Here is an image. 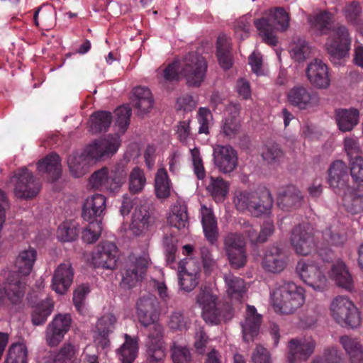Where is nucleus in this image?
Returning <instances> with one entry per match:
<instances>
[{
  "label": "nucleus",
  "instance_id": "38",
  "mask_svg": "<svg viewBox=\"0 0 363 363\" xmlns=\"http://www.w3.org/2000/svg\"><path fill=\"white\" fill-rule=\"evenodd\" d=\"M125 342L116 350V354L121 363H133L138 353V338L124 335Z\"/></svg>",
  "mask_w": 363,
  "mask_h": 363
},
{
  "label": "nucleus",
  "instance_id": "4",
  "mask_svg": "<svg viewBox=\"0 0 363 363\" xmlns=\"http://www.w3.org/2000/svg\"><path fill=\"white\" fill-rule=\"evenodd\" d=\"M128 162V160L123 158L111 169L103 167L95 171L89 178V186L111 195H116L126 182Z\"/></svg>",
  "mask_w": 363,
  "mask_h": 363
},
{
  "label": "nucleus",
  "instance_id": "7",
  "mask_svg": "<svg viewBox=\"0 0 363 363\" xmlns=\"http://www.w3.org/2000/svg\"><path fill=\"white\" fill-rule=\"evenodd\" d=\"M266 14L267 18H261L255 21L254 23L263 40L270 45H276L277 39L274 35V30H286L289 26L290 17L282 8L269 10Z\"/></svg>",
  "mask_w": 363,
  "mask_h": 363
},
{
  "label": "nucleus",
  "instance_id": "21",
  "mask_svg": "<svg viewBox=\"0 0 363 363\" xmlns=\"http://www.w3.org/2000/svg\"><path fill=\"white\" fill-rule=\"evenodd\" d=\"M213 157L215 166L223 174L233 172L238 166L237 152L230 145L214 146Z\"/></svg>",
  "mask_w": 363,
  "mask_h": 363
},
{
  "label": "nucleus",
  "instance_id": "10",
  "mask_svg": "<svg viewBox=\"0 0 363 363\" xmlns=\"http://www.w3.org/2000/svg\"><path fill=\"white\" fill-rule=\"evenodd\" d=\"M217 296L209 287L202 289L199 294L196 303L202 310V317L206 323L218 325L221 321H228L233 317L231 311L222 314L218 308Z\"/></svg>",
  "mask_w": 363,
  "mask_h": 363
},
{
  "label": "nucleus",
  "instance_id": "59",
  "mask_svg": "<svg viewBox=\"0 0 363 363\" xmlns=\"http://www.w3.org/2000/svg\"><path fill=\"white\" fill-rule=\"evenodd\" d=\"M262 156L264 160L273 164L279 162L283 157V152L276 143L269 144L264 147Z\"/></svg>",
  "mask_w": 363,
  "mask_h": 363
},
{
  "label": "nucleus",
  "instance_id": "16",
  "mask_svg": "<svg viewBox=\"0 0 363 363\" xmlns=\"http://www.w3.org/2000/svg\"><path fill=\"white\" fill-rule=\"evenodd\" d=\"M352 39L348 29L339 26L333 29L325 43V49L333 59H342L348 55Z\"/></svg>",
  "mask_w": 363,
  "mask_h": 363
},
{
  "label": "nucleus",
  "instance_id": "63",
  "mask_svg": "<svg viewBox=\"0 0 363 363\" xmlns=\"http://www.w3.org/2000/svg\"><path fill=\"white\" fill-rule=\"evenodd\" d=\"M172 359L174 363H191V355L187 347L174 345L172 348Z\"/></svg>",
  "mask_w": 363,
  "mask_h": 363
},
{
  "label": "nucleus",
  "instance_id": "29",
  "mask_svg": "<svg viewBox=\"0 0 363 363\" xmlns=\"http://www.w3.org/2000/svg\"><path fill=\"white\" fill-rule=\"evenodd\" d=\"M167 222L169 225L178 230L188 227L187 208L184 201L179 199L170 206L167 214Z\"/></svg>",
  "mask_w": 363,
  "mask_h": 363
},
{
  "label": "nucleus",
  "instance_id": "52",
  "mask_svg": "<svg viewBox=\"0 0 363 363\" xmlns=\"http://www.w3.org/2000/svg\"><path fill=\"white\" fill-rule=\"evenodd\" d=\"M146 184L144 172L138 167H134L129 174V191L133 194L141 192Z\"/></svg>",
  "mask_w": 363,
  "mask_h": 363
},
{
  "label": "nucleus",
  "instance_id": "40",
  "mask_svg": "<svg viewBox=\"0 0 363 363\" xmlns=\"http://www.w3.org/2000/svg\"><path fill=\"white\" fill-rule=\"evenodd\" d=\"M201 222L206 239L213 244L218 237L217 221L211 208L203 205L201 208Z\"/></svg>",
  "mask_w": 363,
  "mask_h": 363
},
{
  "label": "nucleus",
  "instance_id": "35",
  "mask_svg": "<svg viewBox=\"0 0 363 363\" xmlns=\"http://www.w3.org/2000/svg\"><path fill=\"white\" fill-rule=\"evenodd\" d=\"M340 343L351 363H363V345L358 338L343 335L340 337Z\"/></svg>",
  "mask_w": 363,
  "mask_h": 363
},
{
  "label": "nucleus",
  "instance_id": "46",
  "mask_svg": "<svg viewBox=\"0 0 363 363\" xmlns=\"http://www.w3.org/2000/svg\"><path fill=\"white\" fill-rule=\"evenodd\" d=\"M28 350L23 342L11 344L4 363H27Z\"/></svg>",
  "mask_w": 363,
  "mask_h": 363
},
{
  "label": "nucleus",
  "instance_id": "34",
  "mask_svg": "<svg viewBox=\"0 0 363 363\" xmlns=\"http://www.w3.org/2000/svg\"><path fill=\"white\" fill-rule=\"evenodd\" d=\"M302 199L300 191L294 186H289L279 193L277 204L280 208L289 211L300 206Z\"/></svg>",
  "mask_w": 363,
  "mask_h": 363
},
{
  "label": "nucleus",
  "instance_id": "60",
  "mask_svg": "<svg viewBox=\"0 0 363 363\" xmlns=\"http://www.w3.org/2000/svg\"><path fill=\"white\" fill-rule=\"evenodd\" d=\"M310 52L308 44L304 40H298L293 45L290 53L296 61L301 62L308 57Z\"/></svg>",
  "mask_w": 363,
  "mask_h": 363
},
{
  "label": "nucleus",
  "instance_id": "61",
  "mask_svg": "<svg viewBox=\"0 0 363 363\" xmlns=\"http://www.w3.org/2000/svg\"><path fill=\"white\" fill-rule=\"evenodd\" d=\"M193 170L199 179H203L206 177V171L203 167L200 151L197 147L190 149Z\"/></svg>",
  "mask_w": 363,
  "mask_h": 363
},
{
  "label": "nucleus",
  "instance_id": "14",
  "mask_svg": "<svg viewBox=\"0 0 363 363\" xmlns=\"http://www.w3.org/2000/svg\"><path fill=\"white\" fill-rule=\"evenodd\" d=\"M121 143L120 135L116 133L93 141L82 151L93 164L105 157L114 155L118 150Z\"/></svg>",
  "mask_w": 363,
  "mask_h": 363
},
{
  "label": "nucleus",
  "instance_id": "43",
  "mask_svg": "<svg viewBox=\"0 0 363 363\" xmlns=\"http://www.w3.org/2000/svg\"><path fill=\"white\" fill-rule=\"evenodd\" d=\"M171 183L164 167L158 169L155 177V190L157 198H168L171 193Z\"/></svg>",
  "mask_w": 363,
  "mask_h": 363
},
{
  "label": "nucleus",
  "instance_id": "55",
  "mask_svg": "<svg viewBox=\"0 0 363 363\" xmlns=\"http://www.w3.org/2000/svg\"><path fill=\"white\" fill-rule=\"evenodd\" d=\"M89 225L82 231L84 242L91 244L95 242L101 235L102 223L101 220L89 221Z\"/></svg>",
  "mask_w": 363,
  "mask_h": 363
},
{
  "label": "nucleus",
  "instance_id": "26",
  "mask_svg": "<svg viewBox=\"0 0 363 363\" xmlns=\"http://www.w3.org/2000/svg\"><path fill=\"white\" fill-rule=\"evenodd\" d=\"M74 272L71 264L62 263L55 269L52 280V289L58 294H65L73 281Z\"/></svg>",
  "mask_w": 363,
  "mask_h": 363
},
{
  "label": "nucleus",
  "instance_id": "11",
  "mask_svg": "<svg viewBox=\"0 0 363 363\" xmlns=\"http://www.w3.org/2000/svg\"><path fill=\"white\" fill-rule=\"evenodd\" d=\"M295 271L299 278L314 290L321 291L327 287L324 269L315 261L301 259L298 261Z\"/></svg>",
  "mask_w": 363,
  "mask_h": 363
},
{
  "label": "nucleus",
  "instance_id": "9",
  "mask_svg": "<svg viewBox=\"0 0 363 363\" xmlns=\"http://www.w3.org/2000/svg\"><path fill=\"white\" fill-rule=\"evenodd\" d=\"M330 313L333 319L341 326L357 328L361 325L360 312L347 296L335 297L330 305Z\"/></svg>",
  "mask_w": 363,
  "mask_h": 363
},
{
  "label": "nucleus",
  "instance_id": "18",
  "mask_svg": "<svg viewBox=\"0 0 363 363\" xmlns=\"http://www.w3.org/2000/svg\"><path fill=\"white\" fill-rule=\"evenodd\" d=\"M118 259V247L112 242H101L91 254V262L97 268L112 270L116 268Z\"/></svg>",
  "mask_w": 363,
  "mask_h": 363
},
{
  "label": "nucleus",
  "instance_id": "64",
  "mask_svg": "<svg viewBox=\"0 0 363 363\" xmlns=\"http://www.w3.org/2000/svg\"><path fill=\"white\" fill-rule=\"evenodd\" d=\"M350 174L356 183L363 184V158L362 157H357L351 160Z\"/></svg>",
  "mask_w": 363,
  "mask_h": 363
},
{
  "label": "nucleus",
  "instance_id": "42",
  "mask_svg": "<svg viewBox=\"0 0 363 363\" xmlns=\"http://www.w3.org/2000/svg\"><path fill=\"white\" fill-rule=\"evenodd\" d=\"M134 106L140 113L149 111L153 105V99L150 90L144 86H138L133 89Z\"/></svg>",
  "mask_w": 363,
  "mask_h": 363
},
{
  "label": "nucleus",
  "instance_id": "17",
  "mask_svg": "<svg viewBox=\"0 0 363 363\" xmlns=\"http://www.w3.org/2000/svg\"><path fill=\"white\" fill-rule=\"evenodd\" d=\"M226 255L231 266L234 268H241L247 261L245 242L240 234L230 233L224 240Z\"/></svg>",
  "mask_w": 363,
  "mask_h": 363
},
{
  "label": "nucleus",
  "instance_id": "41",
  "mask_svg": "<svg viewBox=\"0 0 363 363\" xmlns=\"http://www.w3.org/2000/svg\"><path fill=\"white\" fill-rule=\"evenodd\" d=\"M336 121L341 131H350L359 121V111L354 108L337 110Z\"/></svg>",
  "mask_w": 363,
  "mask_h": 363
},
{
  "label": "nucleus",
  "instance_id": "27",
  "mask_svg": "<svg viewBox=\"0 0 363 363\" xmlns=\"http://www.w3.org/2000/svg\"><path fill=\"white\" fill-rule=\"evenodd\" d=\"M240 107L237 104H230L225 111L223 120L221 131L228 138H235L240 130V119L239 118Z\"/></svg>",
  "mask_w": 363,
  "mask_h": 363
},
{
  "label": "nucleus",
  "instance_id": "1",
  "mask_svg": "<svg viewBox=\"0 0 363 363\" xmlns=\"http://www.w3.org/2000/svg\"><path fill=\"white\" fill-rule=\"evenodd\" d=\"M137 314L140 323L148 328L146 342L147 363H164L166 356L164 328L158 322L160 307L155 296L150 294L140 298L137 302Z\"/></svg>",
  "mask_w": 363,
  "mask_h": 363
},
{
  "label": "nucleus",
  "instance_id": "2",
  "mask_svg": "<svg viewBox=\"0 0 363 363\" xmlns=\"http://www.w3.org/2000/svg\"><path fill=\"white\" fill-rule=\"evenodd\" d=\"M37 252L33 247L21 250L15 260L17 272L4 269L0 274V304L18 306L24 297L21 276L29 275L36 261Z\"/></svg>",
  "mask_w": 363,
  "mask_h": 363
},
{
  "label": "nucleus",
  "instance_id": "15",
  "mask_svg": "<svg viewBox=\"0 0 363 363\" xmlns=\"http://www.w3.org/2000/svg\"><path fill=\"white\" fill-rule=\"evenodd\" d=\"M10 183L14 186L15 196L19 199H32L37 196L40 189L33 173L26 167L18 169L11 178Z\"/></svg>",
  "mask_w": 363,
  "mask_h": 363
},
{
  "label": "nucleus",
  "instance_id": "32",
  "mask_svg": "<svg viewBox=\"0 0 363 363\" xmlns=\"http://www.w3.org/2000/svg\"><path fill=\"white\" fill-rule=\"evenodd\" d=\"M329 276L339 286L348 291L353 289L352 277L342 260L339 259L333 264Z\"/></svg>",
  "mask_w": 363,
  "mask_h": 363
},
{
  "label": "nucleus",
  "instance_id": "25",
  "mask_svg": "<svg viewBox=\"0 0 363 363\" xmlns=\"http://www.w3.org/2000/svg\"><path fill=\"white\" fill-rule=\"evenodd\" d=\"M106 210V197L99 193L89 196L85 199L82 216L86 221H96L101 218Z\"/></svg>",
  "mask_w": 363,
  "mask_h": 363
},
{
  "label": "nucleus",
  "instance_id": "49",
  "mask_svg": "<svg viewBox=\"0 0 363 363\" xmlns=\"http://www.w3.org/2000/svg\"><path fill=\"white\" fill-rule=\"evenodd\" d=\"M208 191L212 195L216 202L223 201L229 191V184L221 177L210 178V183L207 186Z\"/></svg>",
  "mask_w": 363,
  "mask_h": 363
},
{
  "label": "nucleus",
  "instance_id": "23",
  "mask_svg": "<svg viewBox=\"0 0 363 363\" xmlns=\"http://www.w3.org/2000/svg\"><path fill=\"white\" fill-rule=\"evenodd\" d=\"M315 342L311 337L292 339L289 342V363H303L313 353Z\"/></svg>",
  "mask_w": 363,
  "mask_h": 363
},
{
  "label": "nucleus",
  "instance_id": "20",
  "mask_svg": "<svg viewBox=\"0 0 363 363\" xmlns=\"http://www.w3.org/2000/svg\"><path fill=\"white\" fill-rule=\"evenodd\" d=\"M69 314H58L48 324L45 332V340L48 345L55 347L64 338L71 326Z\"/></svg>",
  "mask_w": 363,
  "mask_h": 363
},
{
  "label": "nucleus",
  "instance_id": "39",
  "mask_svg": "<svg viewBox=\"0 0 363 363\" xmlns=\"http://www.w3.org/2000/svg\"><path fill=\"white\" fill-rule=\"evenodd\" d=\"M187 259L181 260L178 265V277L180 288L185 291H192L199 283V273L197 271L189 272L186 270Z\"/></svg>",
  "mask_w": 363,
  "mask_h": 363
},
{
  "label": "nucleus",
  "instance_id": "51",
  "mask_svg": "<svg viewBox=\"0 0 363 363\" xmlns=\"http://www.w3.org/2000/svg\"><path fill=\"white\" fill-rule=\"evenodd\" d=\"M79 234V229L75 222L66 221L62 223L57 229V237L62 242L74 240Z\"/></svg>",
  "mask_w": 363,
  "mask_h": 363
},
{
  "label": "nucleus",
  "instance_id": "58",
  "mask_svg": "<svg viewBox=\"0 0 363 363\" xmlns=\"http://www.w3.org/2000/svg\"><path fill=\"white\" fill-rule=\"evenodd\" d=\"M116 124L120 131L123 133L129 125L131 108L128 105H123L115 111Z\"/></svg>",
  "mask_w": 363,
  "mask_h": 363
},
{
  "label": "nucleus",
  "instance_id": "8",
  "mask_svg": "<svg viewBox=\"0 0 363 363\" xmlns=\"http://www.w3.org/2000/svg\"><path fill=\"white\" fill-rule=\"evenodd\" d=\"M233 203L238 211L247 210L257 217L269 212L273 200L267 190L263 191L259 197L253 191L237 190L234 193Z\"/></svg>",
  "mask_w": 363,
  "mask_h": 363
},
{
  "label": "nucleus",
  "instance_id": "62",
  "mask_svg": "<svg viewBox=\"0 0 363 363\" xmlns=\"http://www.w3.org/2000/svg\"><path fill=\"white\" fill-rule=\"evenodd\" d=\"M89 292L90 289L87 284L79 285L74 291L73 302L78 311L82 312L84 307L85 299Z\"/></svg>",
  "mask_w": 363,
  "mask_h": 363
},
{
  "label": "nucleus",
  "instance_id": "31",
  "mask_svg": "<svg viewBox=\"0 0 363 363\" xmlns=\"http://www.w3.org/2000/svg\"><path fill=\"white\" fill-rule=\"evenodd\" d=\"M67 164L70 174L75 178H80L86 174L92 165L82 150L69 155Z\"/></svg>",
  "mask_w": 363,
  "mask_h": 363
},
{
  "label": "nucleus",
  "instance_id": "47",
  "mask_svg": "<svg viewBox=\"0 0 363 363\" xmlns=\"http://www.w3.org/2000/svg\"><path fill=\"white\" fill-rule=\"evenodd\" d=\"M308 21L312 28L319 31L320 34H325L333 23V15L328 11H320L310 16Z\"/></svg>",
  "mask_w": 363,
  "mask_h": 363
},
{
  "label": "nucleus",
  "instance_id": "22",
  "mask_svg": "<svg viewBox=\"0 0 363 363\" xmlns=\"http://www.w3.org/2000/svg\"><path fill=\"white\" fill-rule=\"evenodd\" d=\"M306 74L309 83L316 89H326L330 85L328 67L320 59H314L308 65Z\"/></svg>",
  "mask_w": 363,
  "mask_h": 363
},
{
  "label": "nucleus",
  "instance_id": "3",
  "mask_svg": "<svg viewBox=\"0 0 363 363\" xmlns=\"http://www.w3.org/2000/svg\"><path fill=\"white\" fill-rule=\"evenodd\" d=\"M207 71L205 59L196 52L189 53L181 61H174L157 70L161 83L177 80L182 75L190 86L199 87L204 81Z\"/></svg>",
  "mask_w": 363,
  "mask_h": 363
},
{
  "label": "nucleus",
  "instance_id": "28",
  "mask_svg": "<svg viewBox=\"0 0 363 363\" xmlns=\"http://www.w3.org/2000/svg\"><path fill=\"white\" fill-rule=\"evenodd\" d=\"M347 167L341 160H336L331 164L328 169V183L335 191H345L348 188Z\"/></svg>",
  "mask_w": 363,
  "mask_h": 363
},
{
  "label": "nucleus",
  "instance_id": "24",
  "mask_svg": "<svg viewBox=\"0 0 363 363\" xmlns=\"http://www.w3.org/2000/svg\"><path fill=\"white\" fill-rule=\"evenodd\" d=\"M288 260L286 253L279 247L273 245L265 251L262 266L268 272L280 273L286 268Z\"/></svg>",
  "mask_w": 363,
  "mask_h": 363
},
{
  "label": "nucleus",
  "instance_id": "6",
  "mask_svg": "<svg viewBox=\"0 0 363 363\" xmlns=\"http://www.w3.org/2000/svg\"><path fill=\"white\" fill-rule=\"evenodd\" d=\"M133 207L134 211L129 230L133 235H140L148 230L154 223V218L152 216L150 206L146 201L132 199L128 194L123 195L119 209L120 214L123 217L128 216Z\"/></svg>",
  "mask_w": 363,
  "mask_h": 363
},
{
  "label": "nucleus",
  "instance_id": "19",
  "mask_svg": "<svg viewBox=\"0 0 363 363\" xmlns=\"http://www.w3.org/2000/svg\"><path fill=\"white\" fill-rule=\"evenodd\" d=\"M287 100L291 106L300 110L313 108L320 103L318 94L303 85H297L289 89Z\"/></svg>",
  "mask_w": 363,
  "mask_h": 363
},
{
  "label": "nucleus",
  "instance_id": "53",
  "mask_svg": "<svg viewBox=\"0 0 363 363\" xmlns=\"http://www.w3.org/2000/svg\"><path fill=\"white\" fill-rule=\"evenodd\" d=\"M311 363H343V359L336 347L329 346L323 350L322 356L315 357Z\"/></svg>",
  "mask_w": 363,
  "mask_h": 363
},
{
  "label": "nucleus",
  "instance_id": "56",
  "mask_svg": "<svg viewBox=\"0 0 363 363\" xmlns=\"http://www.w3.org/2000/svg\"><path fill=\"white\" fill-rule=\"evenodd\" d=\"M116 323V317L111 313H106L97 321L96 325V333L110 334L113 332Z\"/></svg>",
  "mask_w": 363,
  "mask_h": 363
},
{
  "label": "nucleus",
  "instance_id": "48",
  "mask_svg": "<svg viewBox=\"0 0 363 363\" xmlns=\"http://www.w3.org/2000/svg\"><path fill=\"white\" fill-rule=\"evenodd\" d=\"M111 114L107 111H99L91 115L89 121V131L98 133L107 130L111 123Z\"/></svg>",
  "mask_w": 363,
  "mask_h": 363
},
{
  "label": "nucleus",
  "instance_id": "30",
  "mask_svg": "<svg viewBox=\"0 0 363 363\" xmlns=\"http://www.w3.org/2000/svg\"><path fill=\"white\" fill-rule=\"evenodd\" d=\"M261 323V315L257 313L252 306H247V313L245 320L241 323L243 340L251 342L258 335Z\"/></svg>",
  "mask_w": 363,
  "mask_h": 363
},
{
  "label": "nucleus",
  "instance_id": "54",
  "mask_svg": "<svg viewBox=\"0 0 363 363\" xmlns=\"http://www.w3.org/2000/svg\"><path fill=\"white\" fill-rule=\"evenodd\" d=\"M252 16L247 14L238 19L234 26L235 36L239 40L249 37L252 23Z\"/></svg>",
  "mask_w": 363,
  "mask_h": 363
},
{
  "label": "nucleus",
  "instance_id": "12",
  "mask_svg": "<svg viewBox=\"0 0 363 363\" xmlns=\"http://www.w3.org/2000/svg\"><path fill=\"white\" fill-rule=\"evenodd\" d=\"M148 264L149 255L146 252L140 256H130L121 269V286L125 289L135 286L143 279Z\"/></svg>",
  "mask_w": 363,
  "mask_h": 363
},
{
  "label": "nucleus",
  "instance_id": "45",
  "mask_svg": "<svg viewBox=\"0 0 363 363\" xmlns=\"http://www.w3.org/2000/svg\"><path fill=\"white\" fill-rule=\"evenodd\" d=\"M343 192L342 204L345 209L352 214L363 212V193L351 191L349 187Z\"/></svg>",
  "mask_w": 363,
  "mask_h": 363
},
{
  "label": "nucleus",
  "instance_id": "13",
  "mask_svg": "<svg viewBox=\"0 0 363 363\" xmlns=\"http://www.w3.org/2000/svg\"><path fill=\"white\" fill-rule=\"evenodd\" d=\"M290 242L298 255L307 256L315 252L321 257L323 255L315 240L313 229L308 224L296 226L292 231Z\"/></svg>",
  "mask_w": 363,
  "mask_h": 363
},
{
  "label": "nucleus",
  "instance_id": "37",
  "mask_svg": "<svg viewBox=\"0 0 363 363\" xmlns=\"http://www.w3.org/2000/svg\"><path fill=\"white\" fill-rule=\"evenodd\" d=\"M37 169L40 174H48L52 181L58 179L62 172L59 155L55 153L48 155L38 162Z\"/></svg>",
  "mask_w": 363,
  "mask_h": 363
},
{
  "label": "nucleus",
  "instance_id": "44",
  "mask_svg": "<svg viewBox=\"0 0 363 363\" xmlns=\"http://www.w3.org/2000/svg\"><path fill=\"white\" fill-rule=\"evenodd\" d=\"M230 38L225 35H221L217 40V56L220 65L225 69L232 65V58L230 54Z\"/></svg>",
  "mask_w": 363,
  "mask_h": 363
},
{
  "label": "nucleus",
  "instance_id": "5",
  "mask_svg": "<svg viewBox=\"0 0 363 363\" xmlns=\"http://www.w3.org/2000/svg\"><path fill=\"white\" fill-rule=\"evenodd\" d=\"M273 308L281 314H291L305 303V290L294 282H285L270 294Z\"/></svg>",
  "mask_w": 363,
  "mask_h": 363
},
{
  "label": "nucleus",
  "instance_id": "36",
  "mask_svg": "<svg viewBox=\"0 0 363 363\" xmlns=\"http://www.w3.org/2000/svg\"><path fill=\"white\" fill-rule=\"evenodd\" d=\"M226 292L231 300L240 301L243 299L247 291V286L245 281L231 273L224 275Z\"/></svg>",
  "mask_w": 363,
  "mask_h": 363
},
{
  "label": "nucleus",
  "instance_id": "57",
  "mask_svg": "<svg viewBox=\"0 0 363 363\" xmlns=\"http://www.w3.org/2000/svg\"><path fill=\"white\" fill-rule=\"evenodd\" d=\"M197 118L199 124V133L208 134L209 128L213 123V115L211 111L206 107L199 108Z\"/></svg>",
  "mask_w": 363,
  "mask_h": 363
},
{
  "label": "nucleus",
  "instance_id": "33",
  "mask_svg": "<svg viewBox=\"0 0 363 363\" xmlns=\"http://www.w3.org/2000/svg\"><path fill=\"white\" fill-rule=\"evenodd\" d=\"M77 347L70 344H65L58 351L50 352L45 357L47 363H74L77 358Z\"/></svg>",
  "mask_w": 363,
  "mask_h": 363
},
{
  "label": "nucleus",
  "instance_id": "50",
  "mask_svg": "<svg viewBox=\"0 0 363 363\" xmlns=\"http://www.w3.org/2000/svg\"><path fill=\"white\" fill-rule=\"evenodd\" d=\"M53 307V301L50 298H47L44 301L38 304L33 311V323L35 325L43 324L52 313Z\"/></svg>",
  "mask_w": 363,
  "mask_h": 363
}]
</instances>
